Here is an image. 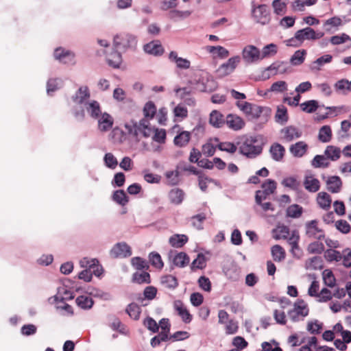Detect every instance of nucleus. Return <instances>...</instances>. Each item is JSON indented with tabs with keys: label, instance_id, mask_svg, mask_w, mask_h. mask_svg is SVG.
Wrapping results in <instances>:
<instances>
[{
	"label": "nucleus",
	"instance_id": "f257e3e1",
	"mask_svg": "<svg viewBox=\"0 0 351 351\" xmlns=\"http://www.w3.org/2000/svg\"><path fill=\"white\" fill-rule=\"evenodd\" d=\"M238 145L239 153L247 158H255L263 152V145L255 137L246 138Z\"/></svg>",
	"mask_w": 351,
	"mask_h": 351
},
{
	"label": "nucleus",
	"instance_id": "f03ea898",
	"mask_svg": "<svg viewBox=\"0 0 351 351\" xmlns=\"http://www.w3.org/2000/svg\"><path fill=\"white\" fill-rule=\"evenodd\" d=\"M137 40L133 35L122 32L117 34L114 37V45L117 50L124 51L128 49H134L136 47Z\"/></svg>",
	"mask_w": 351,
	"mask_h": 351
},
{
	"label": "nucleus",
	"instance_id": "7ed1b4c3",
	"mask_svg": "<svg viewBox=\"0 0 351 351\" xmlns=\"http://www.w3.org/2000/svg\"><path fill=\"white\" fill-rule=\"evenodd\" d=\"M322 36V34H316L313 29L306 27L298 30L295 33V37L287 41V45L289 46H299L304 40L317 39Z\"/></svg>",
	"mask_w": 351,
	"mask_h": 351
},
{
	"label": "nucleus",
	"instance_id": "20e7f679",
	"mask_svg": "<svg viewBox=\"0 0 351 351\" xmlns=\"http://www.w3.org/2000/svg\"><path fill=\"white\" fill-rule=\"evenodd\" d=\"M125 128L128 129V132L134 136H137L139 134H142L145 138L151 136L155 128H152L150 125L149 121L145 119H142L138 123H135L132 127L128 125Z\"/></svg>",
	"mask_w": 351,
	"mask_h": 351
},
{
	"label": "nucleus",
	"instance_id": "39448f33",
	"mask_svg": "<svg viewBox=\"0 0 351 351\" xmlns=\"http://www.w3.org/2000/svg\"><path fill=\"white\" fill-rule=\"evenodd\" d=\"M309 308L307 304L303 300H297L293 309L289 311L288 316L293 322H298L308 315Z\"/></svg>",
	"mask_w": 351,
	"mask_h": 351
},
{
	"label": "nucleus",
	"instance_id": "423d86ee",
	"mask_svg": "<svg viewBox=\"0 0 351 351\" xmlns=\"http://www.w3.org/2000/svg\"><path fill=\"white\" fill-rule=\"evenodd\" d=\"M237 106L241 110L249 119H258L263 112V108L247 101H239L236 103Z\"/></svg>",
	"mask_w": 351,
	"mask_h": 351
},
{
	"label": "nucleus",
	"instance_id": "0eeeda50",
	"mask_svg": "<svg viewBox=\"0 0 351 351\" xmlns=\"http://www.w3.org/2000/svg\"><path fill=\"white\" fill-rule=\"evenodd\" d=\"M306 234L312 239L322 240L324 238V231L318 227L317 220H311L305 225Z\"/></svg>",
	"mask_w": 351,
	"mask_h": 351
},
{
	"label": "nucleus",
	"instance_id": "6e6552de",
	"mask_svg": "<svg viewBox=\"0 0 351 351\" xmlns=\"http://www.w3.org/2000/svg\"><path fill=\"white\" fill-rule=\"evenodd\" d=\"M240 62V58L235 56L230 58L226 63L222 64L217 70L219 77L226 76L234 71Z\"/></svg>",
	"mask_w": 351,
	"mask_h": 351
},
{
	"label": "nucleus",
	"instance_id": "1a4fd4ad",
	"mask_svg": "<svg viewBox=\"0 0 351 351\" xmlns=\"http://www.w3.org/2000/svg\"><path fill=\"white\" fill-rule=\"evenodd\" d=\"M281 138L285 142H291L302 136V132L298 128L289 125L280 130Z\"/></svg>",
	"mask_w": 351,
	"mask_h": 351
},
{
	"label": "nucleus",
	"instance_id": "9d476101",
	"mask_svg": "<svg viewBox=\"0 0 351 351\" xmlns=\"http://www.w3.org/2000/svg\"><path fill=\"white\" fill-rule=\"evenodd\" d=\"M132 254L130 247L125 243H118L110 250L112 258H125Z\"/></svg>",
	"mask_w": 351,
	"mask_h": 351
},
{
	"label": "nucleus",
	"instance_id": "9b49d317",
	"mask_svg": "<svg viewBox=\"0 0 351 351\" xmlns=\"http://www.w3.org/2000/svg\"><path fill=\"white\" fill-rule=\"evenodd\" d=\"M97 120L98 123V130L101 132L109 131L114 125L113 117L107 112H104Z\"/></svg>",
	"mask_w": 351,
	"mask_h": 351
},
{
	"label": "nucleus",
	"instance_id": "f8f14e48",
	"mask_svg": "<svg viewBox=\"0 0 351 351\" xmlns=\"http://www.w3.org/2000/svg\"><path fill=\"white\" fill-rule=\"evenodd\" d=\"M54 57L60 62L67 64L74 62L75 54L62 47H58L54 51Z\"/></svg>",
	"mask_w": 351,
	"mask_h": 351
},
{
	"label": "nucleus",
	"instance_id": "ddd939ff",
	"mask_svg": "<svg viewBox=\"0 0 351 351\" xmlns=\"http://www.w3.org/2000/svg\"><path fill=\"white\" fill-rule=\"evenodd\" d=\"M260 51L253 45H248L243 50V58L247 62H253L260 59Z\"/></svg>",
	"mask_w": 351,
	"mask_h": 351
},
{
	"label": "nucleus",
	"instance_id": "4468645a",
	"mask_svg": "<svg viewBox=\"0 0 351 351\" xmlns=\"http://www.w3.org/2000/svg\"><path fill=\"white\" fill-rule=\"evenodd\" d=\"M225 123L229 128L235 131L242 129L245 125L243 119L233 114H230L226 117Z\"/></svg>",
	"mask_w": 351,
	"mask_h": 351
},
{
	"label": "nucleus",
	"instance_id": "2eb2a0df",
	"mask_svg": "<svg viewBox=\"0 0 351 351\" xmlns=\"http://www.w3.org/2000/svg\"><path fill=\"white\" fill-rule=\"evenodd\" d=\"M308 145L304 141H298L289 147L290 153L296 158H301L306 154Z\"/></svg>",
	"mask_w": 351,
	"mask_h": 351
},
{
	"label": "nucleus",
	"instance_id": "dca6fc26",
	"mask_svg": "<svg viewBox=\"0 0 351 351\" xmlns=\"http://www.w3.org/2000/svg\"><path fill=\"white\" fill-rule=\"evenodd\" d=\"M191 138V133L189 131H178L173 138V144L178 147H186Z\"/></svg>",
	"mask_w": 351,
	"mask_h": 351
},
{
	"label": "nucleus",
	"instance_id": "f3484780",
	"mask_svg": "<svg viewBox=\"0 0 351 351\" xmlns=\"http://www.w3.org/2000/svg\"><path fill=\"white\" fill-rule=\"evenodd\" d=\"M285 152V148L278 143H273L269 148L271 156L276 162H281L283 160Z\"/></svg>",
	"mask_w": 351,
	"mask_h": 351
},
{
	"label": "nucleus",
	"instance_id": "a211bd4d",
	"mask_svg": "<svg viewBox=\"0 0 351 351\" xmlns=\"http://www.w3.org/2000/svg\"><path fill=\"white\" fill-rule=\"evenodd\" d=\"M145 53L155 56H161L164 53V48L159 41H152L144 45Z\"/></svg>",
	"mask_w": 351,
	"mask_h": 351
},
{
	"label": "nucleus",
	"instance_id": "6ab92c4d",
	"mask_svg": "<svg viewBox=\"0 0 351 351\" xmlns=\"http://www.w3.org/2000/svg\"><path fill=\"white\" fill-rule=\"evenodd\" d=\"M316 202L319 207L324 210H328L331 207L332 198L326 192H319L317 195Z\"/></svg>",
	"mask_w": 351,
	"mask_h": 351
},
{
	"label": "nucleus",
	"instance_id": "aec40b11",
	"mask_svg": "<svg viewBox=\"0 0 351 351\" xmlns=\"http://www.w3.org/2000/svg\"><path fill=\"white\" fill-rule=\"evenodd\" d=\"M90 97V93L88 86H82L79 88L75 94L72 97L73 102L82 104Z\"/></svg>",
	"mask_w": 351,
	"mask_h": 351
},
{
	"label": "nucleus",
	"instance_id": "412c9836",
	"mask_svg": "<svg viewBox=\"0 0 351 351\" xmlns=\"http://www.w3.org/2000/svg\"><path fill=\"white\" fill-rule=\"evenodd\" d=\"M326 187L332 193H337L341 189L342 181L337 176H330L326 181Z\"/></svg>",
	"mask_w": 351,
	"mask_h": 351
},
{
	"label": "nucleus",
	"instance_id": "4be33fe9",
	"mask_svg": "<svg viewBox=\"0 0 351 351\" xmlns=\"http://www.w3.org/2000/svg\"><path fill=\"white\" fill-rule=\"evenodd\" d=\"M299 240L300 235L298 232L293 231L291 234L289 235L287 238V242L291 247V252L293 254L294 256H298L300 253V249L299 247Z\"/></svg>",
	"mask_w": 351,
	"mask_h": 351
},
{
	"label": "nucleus",
	"instance_id": "5701e85b",
	"mask_svg": "<svg viewBox=\"0 0 351 351\" xmlns=\"http://www.w3.org/2000/svg\"><path fill=\"white\" fill-rule=\"evenodd\" d=\"M86 110L90 117L94 119H97L103 113L101 112V106L98 101L93 100L86 104Z\"/></svg>",
	"mask_w": 351,
	"mask_h": 351
},
{
	"label": "nucleus",
	"instance_id": "b1692460",
	"mask_svg": "<svg viewBox=\"0 0 351 351\" xmlns=\"http://www.w3.org/2000/svg\"><path fill=\"white\" fill-rule=\"evenodd\" d=\"M209 123L213 127L221 128L226 123L223 115L218 110H213L210 114Z\"/></svg>",
	"mask_w": 351,
	"mask_h": 351
},
{
	"label": "nucleus",
	"instance_id": "393cba45",
	"mask_svg": "<svg viewBox=\"0 0 351 351\" xmlns=\"http://www.w3.org/2000/svg\"><path fill=\"white\" fill-rule=\"evenodd\" d=\"M304 186L308 191L315 193L320 189V182L318 179L315 178L313 176H307L304 180Z\"/></svg>",
	"mask_w": 351,
	"mask_h": 351
},
{
	"label": "nucleus",
	"instance_id": "a878e982",
	"mask_svg": "<svg viewBox=\"0 0 351 351\" xmlns=\"http://www.w3.org/2000/svg\"><path fill=\"white\" fill-rule=\"evenodd\" d=\"M174 308L178 312V314L182 317V319L185 323H189L192 320V316L189 311L184 306L180 301H176L174 303Z\"/></svg>",
	"mask_w": 351,
	"mask_h": 351
},
{
	"label": "nucleus",
	"instance_id": "bb28decb",
	"mask_svg": "<svg viewBox=\"0 0 351 351\" xmlns=\"http://www.w3.org/2000/svg\"><path fill=\"white\" fill-rule=\"evenodd\" d=\"M169 58L171 62H174L179 69H187L191 66V62L189 60L180 58L176 51H171Z\"/></svg>",
	"mask_w": 351,
	"mask_h": 351
},
{
	"label": "nucleus",
	"instance_id": "cd10ccee",
	"mask_svg": "<svg viewBox=\"0 0 351 351\" xmlns=\"http://www.w3.org/2000/svg\"><path fill=\"white\" fill-rule=\"evenodd\" d=\"M132 281L136 284H149L151 282L150 274L145 270L141 272H134L132 276Z\"/></svg>",
	"mask_w": 351,
	"mask_h": 351
},
{
	"label": "nucleus",
	"instance_id": "c85d7f7f",
	"mask_svg": "<svg viewBox=\"0 0 351 351\" xmlns=\"http://www.w3.org/2000/svg\"><path fill=\"white\" fill-rule=\"evenodd\" d=\"M184 196L183 191L178 188L171 189L168 195L170 202L176 205L180 204L182 202Z\"/></svg>",
	"mask_w": 351,
	"mask_h": 351
},
{
	"label": "nucleus",
	"instance_id": "c756f323",
	"mask_svg": "<svg viewBox=\"0 0 351 351\" xmlns=\"http://www.w3.org/2000/svg\"><path fill=\"white\" fill-rule=\"evenodd\" d=\"M106 60L109 66L119 68L122 62L121 55L117 51H112L106 55Z\"/></svg>",
	"mask_w": 351,
	"mask_h": 351
},
{
	"label": "nucleus",
	"instance_id": "7c9ffc66",
	"mask_svg": "<svg viewBox=\"0 0 351 351\" xmlns=\"http://www.w3.org/2000/svg\"><path fill=\"white\" fill-rule=\"evenodd\" d=\"M269 6L265 4H261L257 7L253 8L252 10L253 16L258 19L266 18L269 15Z\"/></svg>",
	"mask_w": 351,
	"mask_h": 351
},
{
	"label": "nucleus",
	"instance_id": "2f4dec72",
	"mask_svg": "<svg viewBox=\"0 0 351 351\" xmlns=\"http://www.w3.org/2000/svg\"><path fill=\"white\" fill-rule=\"evenodd\" d=\"M305 267L306 269L317 270L323 267V261L320 256H313L306 261Z\"/></svg>",
	"mask_w": 351,
	"mask_h": 351
},
{
	"label": "nucleus",
	"instance_id": "473e14b6",
	"mask_svg": "<svg viewBox=\"0 0 351 351\" xmlns=\"http://www.w3.org/2000/svg\"><path fill=\"white\" fill-rule=\"evenodd\" d=\"M205 49L207 52L212 53L213 56L217 55L221 58H226L229 56V51L221 46H206Z\"/></svg>",
	"mask_w": 351,
	"mask_h": 351
},
{
	"label": "nucleus",
	"instance_id": "72a5a7b5",
	"mask_svg": "<svg viewBox=\"0 0 351 351\" xmlns=\"http://www.w3.org/2000/svg\"><path fill=\"white\" fill-rule=\"evenodd\" d=\"M156 106L153 101L147 102L143 107L144 118L148 121L152 119L156 114Z\"/></svg>",
	"mask_w": 351,
	"mask_h": 351
},
{
	"label": "nucleus",
	"instance_id": "f704fd0d",
	"mask_svg": "<svg viewBox=\"0 0 351 351\" xmlns=\"http://www.w3.org/2000/svg\"><path fill=\"white\" fill-rule=\"evenodd\" d=\"M131 265L136 270L147 271L149 269V265L147 261L139 256L132 258Z\"/></svg>",
	"mask_w": 351,
	"mask_h": 351
},
{
	"label": "nucleus",
	"instance_id": "c9c22d12",
	"mask_svg": "<svg viewBox=\"0 0 351 351\" xmlns=\"http://www.w3.org/2000/svg\"><path fill=\"white\" fill-rule=\"evenodd\" d=\"M188 241L185 234H174L169 238V243L173 247H182Z\"/></svg>",
	"mask_w": 351,
	"mask_h": 351
},
{
	"label": "nucleus",
	"instance_id": "e433bc0d",
	"mask_svg": "<svg viewBox=\"0 0 351 351\" xmlns=\"http://www.w3.org/2000/svg\"><path fill=\"white\" fill-rule=\"evenodd\" d=\"M289 235V228L286 226H278L273 230V237L276 240L287 239Z\"/></svg>",
	"mask_w": 351,
	"mask_h": 351
},
{
	"label": "nucleus",
	"instance_id": "4c0bfd02",
	"mask_svg": "<svg viewBox=\"0 0 351 351\" xmlns=\"http://www.w3.org/2000/svg\"><path fill=\"white\" fill-rule=\"evenodd\" d=\"M189 256L185 252L178 253L173 258V264L178 267H184L189 263Z\"/></svg>",
	"mask_w": 351,
	"mask_h": 351
},
{
	"label": "nucleus",
	"instance_id": "58836bf2",
	"mask_svg": "<svg viewBox=\"0 0 351 351\" xmlns=\"http://www.w3.org/2000/svg\"><path fill=\"white\" fill-rule=\"evenodd\" d=\"M324 154L326 157L330 158L331 160H337L340 158L341 154H342V150L337 147L328 145L326 147Z\"/></svg>",
	"mask_w": 351,
	"mask_h": 351
},
{
	"label": "nucleus",
	"instance_id": "ea45409f",
	"mask_svg": "<svg viewBox=\"0 0 351 351\" xmlns=\"http://www.w3.org/2000/svg\"><path fill=\"white\" fill-rule=\"evenodd\" d=\"M160 283L168 289H175L178 285L177 278L172 275H165L160 278Z\"/></svg>",
	"mask_w": 351,
	"mask_h": 351
},
{
	"label": "nucleus",
	"instance_id": "a19ab883",
	"mask_svg": "<svg viewBox=\"0 0 351 351\" xmlns=\"http://www.w3.org/2000/svg\"><path fill=\"white\" fill-rule=\"evenodd\" d=\"M206 267V258L205 256L199 253L197 258L192 262L191 265V269L195 271L196 269H203Z\"/></svg>",
	"mask_w": 351,
	"mask_h": 351
},
{
	"label": "nucleus",
	"instance_id": "79ce46f5",
	"mask_svg": "<svg viewBox=\"0 0 351 351\" xmlns=\"http://www.w3.org/2000/svg\"><path fill=\"white\" fill-rule=\"evenodd\" d=\"M276 121L280 123H285L289 119L287 109L285 106L281 105L278 106L275 114Z\"/></svg>",
	"mask_w": 351,
	"mask_h": 351
},
{
	"label": "nucleus",
	"instance_id": "37998d69",
	"mask_svg": "<svg viewBox=\"0 0 351 351\" xmlns=\"http://www.w3.org/2000/svg\"><path fill=\"white\" fill-rule=\"evenodd\" d=\"M149 261L151 265L156 269H162L164 267V263L160 255L158 252H151L149 254Z\"/></svg>",
	"mask_w": 351,
	"mask_h": 351
},
{
	"label": "nucleus",
	"instance_id": "c03bdc74",
	"mask_svg": "<svg viewBox=\"0 0 351 351\" xmlns=\"http://www.w3.org/2000/svg\"><path fill=\"white\" fill-rule=\"evenodd\" d=\"M126 313L134 320H138L141 313V307L136 303L130 304L126 309Z\"/></svg>",
	"mask_w": 351,
	"mask_h": 351
},
{
	"label": "nucleus",
	"instance_id": "a18cd8bd",
	"mask_svg": "<svg viewBox=\"0 0 351 351\" xmlns=\"http://www.w3.org/2000/svg\"><path fill=\"white\" fill-rule=\"evenodd\" d=\"M319 140L323 143H328L332 138V130L330 126H322L319 132Z\"/></svg>",
	"mask_w": 351,
	"mask_h": 351
},
{
	"label": "nucleus",
	"instance_id": "49530a36",
	"mask_svg": "<svg viewBox=\"0 0 351 351\" xmlns=\"http://www.w3.org/2000/svg\"><path fill=\"white\" fill-rule=\"evenodd\" d=\"M303 212V208L298 204H292L289 206L286 210L287 216L291 218L300 217Z\"/></svg>",
	"mask_w": 351,
	"mask_h": 351
},
{
	"label": "nucleus",
	"instance_id": "de8ad7c7",
	"mask_svg": "<svg viewBox=\"0 0 351 351\" xmlns=\"http://www.w3.org/2000/svg\"><path fill=\"white\" fill-rule=\"evenodd\" d=\"M76 304L83 309L90 308L93 305L92 298L87 295H80L76 298Z\"/></svg>",
	"mask_w": 351,
	"mask_h": 351
},
{
	"label": "nucleus",
	"instance_id": "09e8293b",
	"mask_svg": "<svg viewBox=\"0 0 351 351\" xmlns=\"http://www.w3.org/2000/svg\"><path fill=\"white\" fill-rule=\"evenodd\" d=\"M288 89V85L285 81H277L271 84L268 91L275 93H283Z\"/></svg>",
	"mask_w": 351,
	"mask_h": 351
},
{
	"label": "nucleus",
	"instance_id": "8fccbe9b",
	"mask_svg": "<svg viewBox=\"0 0 351 351\" xmlns=\"http://www.w3.org/2000/svg\"><path fill=\"white\" fill-rule=\"evenodd\" d=\"M112 199L121 206H125L128 202V197L123 190L115 191L112 195Z\"/></svg>",
	"mask_w": 351,
	"mask_h": 351
},
{
	"label": "nucleus",
	"instance_id": "3c124183",
	"mask_svg": "<svg viewBox=\"0 0 351 351\" xmlns=\"http://www.w3.org/2000/svg\"><path fill=\"white\" fill-rule=\"evenodd\" d=\"M271 254L276 262H280L285 258V252L279 245H275L271 247Z\"/></svg>",
	"mask_w": 351,
	"mask_h": 351
},
{
	"label": "nucleus",
	"instance_id": "603ef678",
	"mask_svg": "<svg viewBox=\"0 0 351 351\" xmlns=\"http://www.w3.org/2000/svg\"><path fill=\"white\" fill-rule=\"evenodd\" d=\"M323 280L324 285L328 287L333 288L336 285V279L333 273L328 269L323 271Z\"/></svg>",
	"mask_w": 351,
	"mask_h": 351
},
{
	"label": "nucleus",
	"instance_id": "864d4df0",
	"mask_svg": "<svg viewBox=\"0 0 351 351\" xmlns=\"http://www.w3.org/2000/svg\"><path fill=\"white\" fill-rule=\"evenodd\" d=\"M302 111L307 113H312L318 108V102L315 100H309L300 104Z\"/></svg>",
	"mask_w": 351,
	"mask_h": 351
},
{
	"label": "nucleus",
	"instance_id": "5fc2aeb1",
	"mask_svg": "<svg viewBox=\"0 0 351 351\" xmlns=\"http://www.w3.org/2000/svg\"><path fill=\"white\" fill-rule=\"evenodd\" d=\"M311 165L315 168H325L328 167L329 162L324 156L316 155L313 159Z\"/></svg>",
	"mask_w": 351,
	"mask_h": 351
},
{
	"label": "nucleus",
	"instance_id": "6e6d98bb",
	"mask_svg": "<svg viewBox=\"0 0 351 351\" xmlns=\"http://www.w3.org/2000/svg\"><path fill=\"white\" fill-rule=\"evenodd\" d=\"M306 51L304 50H298L291 58L290 62L293 65L302 64L305 59Z\"/></svg>",
	"mask_w": 351,
	"mask_h": 351
},
{
	"label": "nucleus",
	"instance_id": "4d7b16f0",
	"mask_svg": "<svg viewBox=\"0 0 351 351\" xmlns=\"http://www.w3.org/2000/svg\"><path fill=\"white\" fill-rule=\"evenodd\" d=\"M63 295H62L61 292L59 291L57 295L54 296V301L57 303H64L66 300H71L74 298V295L72 292L63 289Z\"/></svg>",
	"mask_w": 351,
	"mask_h": 351
},
{
	"label": "nucleus",
	"instance_id": "13d9d810",
	"mask_svg": "<svg viewBox=\"0 0 351 351\" xmlns=\"http://www.w3.org/2000/svg\"><path fill=\"white\" fill-rule=\"evenodd\" d=\"M325 258L328 261H340L342 259V255L340 252L335 250L329 249L325 252Z\"/></svg>",
	"mask_w": 351,
	"mask_h": 351
},
{
	"label": "nucleus",
	"instance_id": "bf43d9fd",
	"mask_svg": "<svg viewBox=\"0 0 351 351\" xmlns=\"http://www.w3.org/2000/svg\"><path fill=\"white\" fill-rule=\"evenodd\" d=\"M262 189L266 195H271L276 189V182L273 180L268 179L262 184Z\"/></svg>",
	"mask_w": 351,
	"mask_h": 351
},
{
	"label": "nucleus",
	"instance_id": "052dcab7",
	"mask_svg": "<svg viewBox=\"0 0 351 351\" xmlns=\"http://www.w3.org/2000/svg\"><path fill=\"white\" fill-rule=\"evenodd\" d=\"M324 250V245L322 242L315 241L311 243L307 247V251L309 254H320Z\"/></svg>",
	"mask_w": 351,
	"mask_h": 351
},
{
	"label": "nucleus",
	"instance_id": "680f3d73",
	"mask_svg": "<svg viewBox=\"0 0 351 351\" xmlns=\"http://www.w3.org/2000/svg\"><path fill=\"white\" fill-rule=\"evenodd\" d=\"M217 149L221 151L226 152L230 154H234L237 150V147L230 142H221L217 144Z\"/></svg>",
	"mask_w": 351,
	"mask_h": 351
},
{
	"label": "nucleus",
	"instance_id": "e2e57ef3",
	"mask_svg": "<svg viewBox=\"0 0 351 351\" xmlns=\"http://www.w3.org/2000/svg\"><path fill=\"white\" fill-rule=\"evenodd\" d=\"M272 6L274 10V12L277 15L282 16L286 12L287 4L282 1V0H274L272 2Z\"/></svg>",
	"mask_w": 351,
	"mask_h": 351
},
{
	"label": "nucleus",
	"instance_id": "0e129e2a",
	"mask_svg": "<svg viewBox=\"0 0 351 351\" xmlns=\"http://www.w3.org/2000/svg\"><path fill=\"white\" fill-rule=\"evenodd\" d=\"M333 298L332 292L327 289L323 288L319 293L317 301L319 302H327Z\"/></svg>",
	"mask_w": 351,
	"mask_h": 351
},
{
	"label": "nucleus",
	"instance_id": "69168bd1",
	"mask_svg": "<svg viewBox=\"0 0 351 351\" xmlns=\"http://www.w3.org/2000/svg\"><path fill=\"white\" fill-rule=\"evenodd\" d=\"M152 139L154 141L157 142L158 143H164L166 139L165 130L156 128L154 130Z\"/></svg>",
	"mask_w": 351,
	"mask_h": 351
},
{
	"label": "nucleus",
	"instance_id": "338daca9",
	"mask_svg": "<svg viewBox=\"0 0 351 351\" xmlns=\"http://www.w3.org/2000/svg\"><path fill=\"white\" fill-rule=\"evenodd\" d=\"M104 159L106 165L110 169H115L118 165L117 158L112 153L106 154Z\"/></svg>",
	"mask_w": 351,
	"mask_h": 351
},
{
	"label": "nucleus",
	"instance_id": "774afa93",
	"mask_svg": "<svg viewBox=\"0 0 351 351\" xmlns=\"http://www.w3.org/2000/svg\"><path fill=\"white\" fill-rule=\"evenodd\" d=\"M335 227L338 230L343 234L350 232L351 227L350 225L346 221L340 219L336 221Z\"/></svg>",
	"mask_w": 351,
	"mask_h": 351
}]
</instances>
